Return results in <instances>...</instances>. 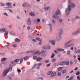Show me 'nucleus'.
<instances>
[{
    "instance_id": "13d9d810",
    "label": "nucleus",
    "mask_w": 80,
    "mask_h": 80,
    "mask_svg": "<svg viewBox=\"0 0 80 80\" xmlns=\"http://www.w3.org/2000/svg\"><path fill=\"white\" fill-rule=\"evenodd\" d=\"M8 10H9V11L10 12H11V13H12V10H10L9 9H8Z\"/></svg>"
},
{
    "instance_id": "680f3d73",
    "label": "nucleus",
    "mask_w": 80,
    "mask_h": 80,
    "mask_svg": "<svg viewBox=\"0 0 80 80\" xmlns=\"http://www.w3.org/2000/svg\"><path fill=\"white\" fill-rule=\"evenodd\" d=\"M5 4L4 3H2V4L1 6H5Z\"/></svg>"
},
{
    "instance_id": "c756f323",
    "label": "nucleus",
    "mask_w": 80,
    "mask_h": 80,
    "mask_svg": "<svg viewBox=\"0 0 80 80\" xmlns=\"http://www.w3.org/2000/svg\"><path fill=\"white\" fill-rule=\"evenodd\" d=\"M51 74H52V71H49L47 73L48 75H51Z\"/></svg>"
},
{
    "instance_id": "a211bd4d",
    "label": "nucleus",
    "mask_w": 80,
    "mask_h": 80,
    "mask_svg": "<svg viewBox=\"0 0 80 80\" xmlns=\"http://www.w3.org/2000/svg\"><path fill=\"white\" fill-rule=\"evenodd\" d=\"M60 65H65L64 61H62V62H60Z\"/></svg>"
},
{
    "instance_id": "f8f14e48",
    "label": "nucleus",
    "mask_w": 80,
    "mask_h": 80,
    "mask_svg": "<svg viewBox=\"0 0 80 80\" xmlns=\"http://www.w3.org/2000/svg\"><path fill=\"white\" fill-rule=\"evenodd\" d=\"M49 26L50 27V31L52 32V25L51 24H48Z\"/></svg>"
},
{
    "instance_id": "f257e3e1",
    "label": "nucleus",
    "mask_w": 80,
    "mask_h": 80,
    "mask_svg": "<svg viewBox=\"0 0 80 80\" xmlns=\"http://www.w3.org/2000/svg\"><path fill=\"white\" fill-rule=\"evenodd\" d=\"M12 70V67L9 68H7L4 70L3 71V72L2 73V75L4 77H5L7 75V73L8 72L10 71V70Z\"/></svg>"
},
{
    "instance_id": "dca6fc26",
    "label": "nucleus",
    "mask_w": 80,
    "mask_h": 80,
    "mask_svg": "<svg viewBox=\"0 0 80 80\" xmlns=\"http://www.w3.org/2000/svg\"><path fill=\"white\" fill-rule=\"evenodd\" d=\"M28 58H29V56H26L24 58V60H28Z\"/></svg>"
},
{
    "instance_id": "412c9836",
    "label": "nucleus",
    "mask_w": 80,
    "mask_h": 80,
    "mask_svg": "<svg viewBox=\"0 0 80 80\" xmlns=\"http://www.w3.org/2000/svg\"><path fill=\"white\" fill-rule=\"evenodd\" d=\"M42 59V58H37V60L38 61H40V60H41Z\"/></svg>"
},
{
    "instance_id": "1a4fd4ad",
    "label": "nucleus",
    "mask_w": 80,
    "mask_h": 80,
    "mask_svg": "<svg viewBox=\"0 0 80 80\" xmlns=\"http://www.w3.org/2000/svg\"><path fill=\"white\" fill-rule=\"evenodd\" d=\"M56 75V72H52V73H51V76L52 77H53L54 76Z\"/></svg>"
},
{
    "instance_id": "9d476101",
    "label": "nucleus",
    "mask_w": 80,
    "mask_h": 80,
    "mask_svg": "<svg viewBox=\"0 0 80 80\" xmlns=\"http://www.w3.org/2000/svg\"><path fill=\"white\" fill-rule=\"evenodd\" d=\"M64 65H68L69 64V62L68 61H64Z\"/></svg>"
},
{
    "instance_id": "7ed1b4c3",
    "label": "nucleus",
    "mask_w": 80,
    "mask_h": 80,
    "mask_svg": "<svg viewBox=\"0 0 80 80\" xmlns=\"http://www.w3.org/2000/svg\"><path fill=\"white\" fill-rule=\"evenodd\" d=\"M72 10V8L70 7V5H69L68 6V9L67 8L65 10V12H67L66 13V15H69L70 14V11Z\"/></svg>"
},
{
    "instance_id": "a18cd8bd",
    "label": "nucleus",
    "mask_w": 80,
    "mask_h": 80,
    "mask_svg": "<svg viewBox=\"0 0 80 80\" xmlns=\"http://www.w3.org/2000/svg\"><path fill=\"white\" fill-rule=\"evenodd\" d=\"M73 76H72L69 79H68V80H72V79H73Z\"/></svg>"
},
{
    "instance_id": "4be33fe9",
    "label": "nucleus",
    "mask_w": 80,
    "mask_h": 80,
    "mask_svg": "<svg viewBox=\"0 0 80 80\" xmlns=\"http://www.w3.org/2000/svg\"><path fill=\"white\" fill-rule=\"evenodd\" d=\"M6 5H7V6H11L12 3H11V2H8L6 4Z\"/></svg>"
},
{
    "instance_id": "338daca9",
    "label": "nucleus",
    "mask_w": 80,
    "mask_h": 80,
    "mask_svg": "<svg viewBox=\"0 0 80 80\" xmlns=\"http://www.w3.org/2000/svg\"><path fill=\"white\" fill-rule=\"evenodd\" d=\"M13 47H16L17 46L15 45H12Z\"/></svg>"
},
{
    "instance_id": "bb28decb",
    "label": "nucleus",
    "mask_w": 80,
    "mask_h": 80,
    "mask_svg": "<svg viewBox=\"0 0 80 80\" xmlns=\"http://www.w3.org/2000/svg\"><path fill=\"white\" fill-rule=\"evenodd\" d=\"M29 15H31V16H34L35 15V14H34V13L32 12L30 13Z\"/></svg>"
},
{
    "instance_id": "f3484780",
    "label": "nucleus",
    "mask_w": 80,
    "mask_h": 80,
    "mask_svg": "<svg viewBox=\"0 0 80 80\" xmlns=\"http://www.w3.org/2000/svg\"><path fill=\"white\" fill-rule=\"evenodd\" d=\"M44 9L45 10H48V9H50V7H45L44 8Z\"/></svg>"
},
{
    "instance_id": "603ef678",
    "label": "nucleus",
    "mask_w": 80,
    "mask_h": 80,
    "mask_svg": "<svg viewBox=\"0 0 80 80\" xmlns=\"http://www.w3.org/2000/svg\"><path fill=\"white\" fill-rule=\"evenodd\" d=\"M77 78L78 80H80V76H78L77 77Z\"/></svg>"
},
{
    "instance_id": "20e7f679",
    "label": "nucleus",
    "mask_w": 80,
    "mask_h": 80,
    "mask_svg": "<svg viewBox=\"0 0 80 80\" xmlns=\"http://www.w3.org/2000/svg\"><path fill=\"white\" fill-rule=\"evenodd\" d=\"M59 35L58 36V38L59 39H61L62 38V37H61V35L63 33V29H60L59 30Z\"/></svg>"
},
{
    "instance_id": "c9c22d12",
    "label": "nucleus",
    "mask_w": 80,
    "mask_h": 80,
    "mask_svg": "<svg viewBox=\"0 0 80 80\" xmlns=\"http://www.w3.org/2000/svg\"><path fill=\"white\" fill-rule=\"evenodd\" d=\"M46 51L45 50H42V53H45V52H46Z\"/></svg>"
},
{
    "instance_id": "79ce46f5",
    "label": "nucleus",
    "mask_w": 80,
    "mask_h": 80,
    "mask_svg": "<svg viewBox=\"0 0 80 80\" xmlns=\"http://www.w3.org/2000/svg\"><path fill=\"white\" fill-rule=\"evenodd\" d=\"M26 5V3H25L22 4V6L23 7H25Z\"/></svg>"
},
{
    "instance_id": "49530a36",
    "label": "nucleus",
    "mask_w": 80,
    "mask_h": 80,
    "mask_svg": "<svg viewBox=\"0 0 80 80\" xmlns=\"http://www.w3.org/2000/svg\"><path fill=\"white\" fill-rule=\"evenodd\" d=\"M73 62H72V61H71L70 62V64L73 65Z\"/></svg>"
},
{
    "instance_id": "09e8293b",
    "label": "nucleus",
    "mask_w": 80,
    "mask_h": 80,
    "mask_svg": "<svg viewBox=\"0 0 80 80\" xmlns=\"http://www.w3.org/2000/svg\"><path fill=\"white\" fill-rule=\"evenodd\" d=\"M8 8H12V6H8Z\"/></svg>"
},
{
    "instance_id": "393cba45",
    "label": "nucleus",
    "mask_w": 80,
    "mask_h": 80,
    "mask_svg": "<svg viewBox=\"0 0 80 80\" xmlns=\"http://www.w3.org/2000/svg\"><path fill=\"white\" fill-rule=\"evenodd\" d=\"M7 29H5V28H2V32H7Z\"/></svg>"
},
{
    "instance_id": "5fc2aeb1",
    "label": "nucleus",
    "mask_w": 80,
    "mask_h": 80,
    "mask_svg": "<svg viewBox=\"0 0 80 80\" xmlns=\"http://www.w3.org/2000/svg\"><path fill=\"white\" fill-rule=\"evenodd\" d=\"M18 72L19 73H20L21 72V71L20 69H18Z\"/></svg>"
},
{
    "instance_id": "864d4df0",
    "label": "nucleus",
    "mask_w": 80,
    "mask_h": 80,
    "mask_svg": "<svg viewBox=\"0 0 80 80\" xmlns=\"http://www.w3.org/2000/svg\"><path fill=\"white\" fill-rule=\"evenodd\" d=\"M50 64H48L47 65V67H50Z\"/></svg>"
},
{
    "instance_id": "bf43d9fd",
    "label": "nucleus",
    "mask_w": 80,
    "mask_h": 80,
    "mask_svg": "<svg viewBox=\"0 0 80 80\" xmlns=\"http://www.w3.org/2000/svg\"><path fill=\"white\" fill-rule=\"evenodd\" d=\"M78 70V68L76 67L74 68V70Z\"/></svg>"
},
{
    "instance_id": "423d86ee",
    "label": "nucleus",
    "mask_w": 80,
    "mask_h": 80,
    "mask_svg": "<svg viewBox=\"0 0 80 80\" xmlns=\"http://www.w3.org/2000/svg\"><path fill=\"white\" fill-rule=\"evenodd\" d=\"M27 22L28 25H31V23L30 22V18H28L27 19Z\"/></svg>"
},
{
    "instance_id": "2eb2a0df",
    "label": "nucleus",
    "mask_w": 80,
    "mask_h": 80,
    "mask_svg": "<svg viewBox=\"0 0 80 80\" xmlns=\"http://www.w3.org/2000/svg\"><path fill=\"white\" fill-rule=\"evenodd\" d=\"M62 68H63V67H60L58 68V71H61V70H62Z\"/></svg>"
},
{
    "instance_id": "774afa93",
    "label": "nucleus",
    "mask_w": 80,
    "mask_h": 80,
    "mask_svg": "<svg viewBox=\"0 0 80 80\" xmlns=\"http://www.w3.org/2000/svg\"><path fill=\"white\" fill-rule=\"evenodd\" d=\"M78 60H79V61L80 62V58H78Z\"/></svg>"
},
{
    "instance_id": "473e14b6",
    "label": "nucleus",
    "mask_w": 80,
    "mask_h": 80,
    "mask_svg": "<svg viewBox=\"0 0 80 80\" xmlns=\"http://www.w3.org/2000/svg\"><path fill=\"white\" fill-rule=\"evenodd\" d=\"M40 53V52H39V51H37L36 52H34V54H37V53Z\"/></svg>"
},
{
    "instance_id": "052dcab7",
    "label": "nucleus",
    "mask_w": 80,
    "mask_h": 80,
    "mask_svg": "<svg viewBox=\"0 0 80 80\" xmlns=\"http://www.w3.org/2000/svg\"><path fill=\"white\" fill-rule=\"evenodd\" d=\"M27 28L28 29V30H30V27H28Z\"/></svg>"
},
{
    "instance_id": "0e129e2a",
    "label": "nucleus",
    "mask_w": 80,
    "mask_h": 80,
    "mask_svg": "<svg viewBox=\"0 0 80 80\" xmlns=\"http://www.w3.org/2000/svg\"><path fill=\"white\" fill-rule=\"evenodd\" d=\"M12 25H9V28H12Z\"/></svg>"
},
{
    "instance_id": "f03ea898",
    "label": "nucleus",
    "mask_w": 80,
    "mask_h": 80,
    "mask_svg": "<svg viewBox=\"0 0 80 80\" xmlns=\"http://www.w3.org/2000/svg\"><path fill=\"white\" fill-rule=\"evenodd\" d=\"M60 11L59 10H57L55 12V14H54L52 16V17L55 18V19H58L59 18V17L58 16H56L55 15H57L58 14H60Z\"/></svg>"
},
{
    "instance_id": "a19ab883",
    "label": "nucleus",
    "mask_w": 80,
    "mask_h": 80,
    "mask_svg": "<svg viewBox=\"0 0 80 80\" xmlns=\"http://www.w3.org/2000/svg\"><path fill=\"white\" fill-rule=\"evenodd\" d=\"M70 50H69L67 53V54L68 55H70Z\"/></svg>"
},
{
    "instance_id": "3c124183",
    "label": "nucleus",
    "mask_w": 80,
    "mask_h": 80,
    "mask_svg": "<svg viewBox=\"0 0 80 80\" xmlns=\"http://www.w3.org/2000/svg\"><path fill=\"white\" fill-rule=\"evenodd\" d=\"M59 22L61 23L62 22V19H60L59 20Z\"/></svg>"
},
{
    "instance_id": "5701e85b",
    "label": "nucleus",
    "mask_w": 80,
    "mask_h": 80,
    "mask_svg": "<svg viewBox=\"0 0 80 80\" xmlns=\"http://www.w3.org/2000/svg\"><path fill=\"white\" fill-rule=\"evenodd\" d=\"M71 6L72 8H74L75 7V4L72 3L71 4Z\"/></svg>"
},
{
    "instance_id": "4d7b16f0",
    "label": "nucleus",
    "mask_w": 80,
    "mask_h": 80,
    "mask_svg": "<svg viewBox=\"0 0 80 80\" xmlns=\"http://www.w3.org/2000/svg\"><path fill=\"white\" fill-rule=\"evenodd\" d=\"M42 41H40V42L39 43V45H41L42 44Z\"/></svg>"
},
{
    "instance_id": "4c0bfd02",
    "label": "nucleus",
    "mask_w": 80,
    "mask_h": 80,
    "mask_svg": "<svg viewBox=\"0 0 80 80\" xmlns=\"http://www.w3.org/2000/svg\"><path fill=\"white\" fill-rule=\"evenodd\" d=\"M37 22L38 23H39V22H40V19L38 18L37 20Z\"/></svg>"
},
{
    "instance_id": "0eeeda50",
    "label": "nucleus",
    "mask_w": 80,
    "mask_h": 80,
    "mask_svg": "<svg viewBox=\"0 0 80 80\" xmlns=\"http://www.w3.org/2000/svg\"><path fill=\"white\" fill-rule=\"evenodd\" d=\"M50 42L52 44V45H55V42L52 40H49Z\"/></svg>"
},
{
    "instance_id": "6e6d98bb",
    "label": "nucleus",
    "mask_w": 80,
    "mask_h": 80,
    "mask_svg": "<svg viewBox=\"0 0 80 80\" xmlns=\"http://www.w3.org/2000/svg\"><path fill=\"white\" fill-rule=\"evenodd\" d=\"M4 15H6V16H8V15H7V13L6 12H5L4 13Z\"/></svg>"
},
{
    "instance_id": "c03bdc74",
    "label": "nucleus",
    "mask_w": 80,
    "mask_h": 80,
    "mask_svg": "<svg viewBox=\"0 0 80 80\" xmlns=\"http://www.w3.org/2000/svg\"><path fill=\"white\" fill-rule=\"evenodd\" d=\"M76 74L77 75H80V72L79 71L78 72H77L76 73Z\"/></svg>"
},
{
    "instance_id": "2f4dec72",
    "label": "nucleus",
    "mask_w": 80,
    "mask_h": 80,
    "mask_svg": "<svg viewBox=\"0 0 80 80\" xmlns=\"http://www.w3.org/2000/svg\"><path fill=\"white\" fill-rule=\"evenodd\" d=\"M37 58V57L36 56H33V60H36Z\"/></svg>"
},
{
    "instance_id": "37998d69",
    "label": "nucleus",
    "mask_w": 80,
    "mask_h": 80,
    "mask_svg": "<svg viewBox=\"0 0 80 80\" xmlns=\"http://www.w3.org/2000/svg\"><path fill=\"white\" fill-rule=\"evenodd\" d=\"M75 18L77 19H79V18H80V17H79V16H76L75 17Z\"/></svg>"
},
{
    "instance_id": "e433bc0d",
    "label": "nucleus",
    "mask_w": 80,
    "mask_h": 80,
    "mask_svg": "<svg viewBox=\"0 0 80 80\" xmlns=\"http://www.w3.org/2000/svg\"><path fill=\"white\" fill-rule=\"evenodd\" d=\"M54 52L56 53V54H57V53H58V51H57V50H55L54 51Z\"/></svg>"
},
{
    "instance_id": "cd10ccee",
    "label": "nucleus",
    "mask_w": 80,
    "mask_h": 80,
    "mask_svg": "<svg viewBox=\"0 0 80 80\" xmlns=\"http://www.w3.org/2000/svg\"><path fill=\"white\" fill-rule=\"evenodd\" d=\"M20 59H16L15 60L14 62H16L17 63L18 62H19V61H20Z\"/></svg>"
},
{
    "instance_id": "69168bd1",
    "label": "nucleus",
    "mask_w": 80,
    "mask_h": 80,
    "mask_svg": "<svg viewBox=\"0 0 80 80\" xmlns=\"http://www.w3.org/2000/svg\"><path fill=\"white\" fill-rule=\"evenodd\" d=\"M73 57L74 58H76V56L75 55H73Z\"/></svg>"
},
{
    "instance_id": "f704fd0d",
    "label": "nucleus",
    "mask_w": 80,
    "mask_h": 80,
    "mask_svg": "<svg viewBox=\"0 0 80 80\" xmlns=\"http://www.w3.org/2000/svg\"><path fill=\"white\" fill-rule=\"evenodd\" d=\"M57 75H58V76H59V77H60V76H61V73L60 72H58L57 73Z\"/></svg>"
},
{
    "instance_id": "ea45409f",
    "label": "nucleus",
    "mask_w": 80,
    "mask_h": 80,
    "mask_svg": "<svg viewBox=\"0 0 80 80\" xmlns=\"http://www.w3.org/2000/svg\"><path fill=\"white\" fill-rule=\"evenodd\" d=\"M8 33V31H7L4 33V35H7V34Z\"/></svg>"
},
{
    "instance_id": "6e6552de",
    "label": "nucleus",
    "mask_w": 80,
    "mask_h": 80,
    "mask_svg": "<svg viewBox=\"0 0 80 80\" xmlns=\"http://www.w3.org/2000/svg\"><path fill=\"white\" fill-rule=\"evenodd\" d=\"M78 33H79V31H77L76 32H72V35H77Z\"/></svg>"
},
{
    "instance_id": "b1692460",
    "label": "nucleus",
    "mask_w": 80,
    "mask_h": 80,
    "mask_svg": "<svg viewBox=\"0 0 80 80\" xmlns=\"http://www.w3.org/2000/svg\"><path fill=\"white\" fill-rule=\"evenodd\" d=\"M62 73L63 74V75H64V73H66V70H64L62 71Z\"/></svg>"
},
{
    "instance_id": "de8ad7c7",
    "label": "nucleus",
    "mask_w": 80,
    "mask_h": 80,
    "mask_svg": "<svg viewBox=\"0 0 80 80\" xmlns=\"http://www.w3.org/2000/svg\"><path fill=\"white\" fill-rule=\"evenodd\" d=\"M32 42H37V40L35 39H33L32 40Z\"/></svg>"
},
{
    "instance_id": "6ab92c4d",
    "label": "nucleus",
    "mask_w": 80,
    "mask_h": 80,
    "mask_svg": "<svg viewBox=\"0 0 80 80\" xmlns=\"http://www.w3.org/2000/svg\"><path fill=\"white\" fill-rule=\"evenodd\" d=\"M15 42H20V39H19L18 38H16L15 39Z\"/></svg>"
},
{
    "instance_id": "58836bf2",
    "label": "nucleus",
    "mask_w": 80,
    "mask_h": 80,
    "mask_svg": "<svg viewBox=\"0 0 80 80\" xmlns=\"http://www.w3.org/2000/svg\"><path fill=\"white\" fill-rule=\"evenodd\" d=\"M49 62V60H46L44 61L45 63H48Z\"/></svg>"
},
{
    "instance_id": "c85d7f7f",
    "label": "nucleus",
    "mask_w": 80,
    "mask_h": 80,
    "mask_svg": "<svg viewBox=\"0 0 80 80\" xmlns=\"http://www.w3.org/2000/svg\"><path fill=\"white\" fill-rule=\"evenodd\" d=\"M23 58H21L20 63H22L23 62Z\"/></svg>"
},
{
    "instance_id": "a878e982",
    "label": "nucleus",
    "mask_w": 80,
    "mask_h": 80,
    "mask_svg": "<svg viewBox=\"0 0 80 80\" xmlns=\"http://www.w3.org/2000/svg\"><path fill=\"white\" fill-rule=\"evenodd\" d=\"M36 40H38V41H42V39H40V38H36Z\"/></svg>"
},
{
    "instance_id": "4468645a",
    "label": "nucleus",
    "mask_w": 80,
    "mask_h": 80,
    "mask_svg": "<svg viewBox=\"0 0 80 80\" xmlns=\"http://www.w3.org/2000/svg\"><path fill=\"white\" fill-rule=\"evenodd\" d=\"M57 50H58V51H59V52H60L61 51H64V49L62 48L60 49V48H57Z\"/></svg>"
},
{
    "instance_id": "8fccbe9b",
    "label": "nucleus",
    "mask_w": 80,
    "mask_h": 80,
    "mask_svg": "<svg viewBox=\"0 0 80 80\" xmlns=\"http://www.w3.org/2000/svg\"><path fill=\"white\" fill-rule=\"evenodd\" d=\"M50 46H48L47 48V49H50Z\"/></svg>"
},
{
    "instance_id": "72a5a7b5",
    "label": "nucleus",
    "mask_w": 80,
    "mask_h": 80,
    "mask_svg": "<svg viewBox=\"0 0 80 80\" xmlns=\"http://www.w3.org/2000/svg\"><path fill=\"white\" fill-rule=\"evenodd\" d=\"M33 51H27L26 52V53H32V52Z\"/></svg>"
},
{
    "instance_id": "9b49d317",
    "label": "nucleus",
    "mask_w": 80,
    "mask_h": 80,
    "mask_svg": "<svg viewBox=\"0 0 80 80\" xmlns=\"http://www.w3.org/2000/svg\"><path fill=\"white\" fill-rule=\"evenodd\" d=\"M6 60H7V58H3L1 59V61L2 62H5Z\"/></svg>"
},
{
    "instance_id": "aec40b11",
    "label": "nucleus",
    "mask_w": 80,
    "mask_h": 80,
    "mask_svg": "<svg viewBox=\"0 0 80 80\" xmlns=\"http://www.w3.org/2000/svg\"><path fill=\"white\" fill-rule=\"evenodd\" d=\"M72 42V41L71 40L68 41V42H67L66 43H65V45H68V44H69Z\"/></svg>"
},
{
    "instance_id": "e2e57ef3",
    "label": "nucleus",
    "mask_w": 80,
    "mask_h": 80,
    "mask_svg": "<svg viewBox=\"0 0 80 80\" xmlns=\"http://www.w3.org/2000/svg\"><path fill=\"white\" fill-rule=\"evenodd\" d=\"M42 63H40V64H38V66H41V65H42Z\"/></svg>"
},
{
    "instance_id": "39448f33",
    "label": "nucleus",
    "mask_w": 80,
    "mask_h": 80,
    "mask_svg": "<svg viewBox=\"0 0 80 80\" xmlns=\"http://www.w3.org/2000/svg\"><path fill=\"white\" fill-rule=\"evenodd\" d=\"M74 45V44H68L67 45L65 44L64 47V48H68V47H72V46H73V45Z\"/></svg>"
},
{
    "instance_id": "ddd939ff",
    "label": "nucleus",
    "mask_w": 80,
    "mask_h": 80,
    "mask_svg": "<svg viewBox=\"0 0 80 80\" xmlns=\"http://www.w3.org/2000/svg\"><path fill=\"white\" fill-rule=\"evenodd\" d=\"M56 60H57L56 58H53L51 60V62H56Z\"/></svg>"
},
{
    "instance_id": "7c9ffc66",
    "label": "nucleus",
    "mask_w": 80,
    "mask_h": 80,
    "mask_svg": "<svg viewBox=\"0 0 80 80\" xmlns=\"http://www.w3.org/2000/svg\"><path fill=\"white\" fill-rule=\"evenodd\" d=\"M55 57V54L54 53H52V54L51 57V58H53V57Z\"/></svg>"
}]
</instances>
